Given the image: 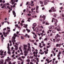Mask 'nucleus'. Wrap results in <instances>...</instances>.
Returning a JSON list of instances; mask_svg holds the SVG:
<instances>
[{
  "label": "nucleus",
  "instance_id": "c03bdc74",
  "mask_svg": "<svg viewBox=\"0 0 64 64\" xmlns=\"http://www.w3.org/2000/svg\"><path fill=\"white\" fill-rule=\"evenodd\" d=\"M12 2V5H13V4H14V3H15V2Z\"/></svg>",
  "mask_w": 64,
  "mask_h": 64
},
{
  "label": "nucleus",
  "instance_id": "473e14b6",
  "mask_svg": "<svg viewBox=\"0 0 64 64\" xmlns=\"http://www.w3.org/2000/svg\"><path fill=\"white\" fill-rule=\"evenodd\" d=\"M38 28H36V32H38Z\"/></svg>",
  "mask_w": 64,
  "mask_h": 64
},
{
  "label": "nucleus",
  "instance_id": "79ce46f5",
  "mask_svg": "<svg viewBox=\"0 0 64 64\" xmlns=\"http://www.w3.org/2000/svg\"><path fill=\"white\" fill-rule=\"evenodd\" d=\"M7 22L8 23V24H9L10 23V22H8L7 21H4V23H6Z\"/></svg>",
  "mask_w": 64,
  "mask_h": 64
},
{
  "label": "nucleus",
  "instance_id": "49530a36",
  "mask_svg": "<svg viewBox=\"0 0 64 64\" xmlns=\"http://www.w3.org/2000/svg\"><path fill=\"white\" fill-rule=\"evenodd\" d=\"M45 24L46 25H49V23L48 22H46Z\"/></svg>",
  "mask_w": 64,
  "mask_h": 64
},
{
  "label": "nucleus",
  "instance_id": "0eeeda50",
  "mask_svg": "<svg viewBox=\"0 0 64 64\" xmlns=\"http://www.w3.org/2000/svg\"><path fill=\"white\" fill-rule=\"evenodd\" d=\"M32 33L33 34H34V35H33L34 38V39H36V37H37V35H36V34H35V33L33 32H32Z\"/></svg>",
  "mask_w": 64,
  "mask_h": 64
},
{
  "label": "nucleus",
  "instance_id": "e433bc0d",
  "mask_svg": "<svg viewBox=\"0 0 64 64\" xmlns=\"http://www.w3.org/2000/svg\"><path fill=\"white\" fill-rule=\"evenodd\" d=\"M50 45L49 46H48L47 45L46 48H50Z\"/></svg>",
  "mask_w": 64,
  "mask_h": 64
},
{
  "label": "nucleus",
  "instance_id": "bb28decb",
  "mask_svg": "<svg viewBox=\"0 0 64 64\" xmlns=\"http://www.w3.org/2000/svg\"><path fill=\"white\" fill-rule=\"evenodd\" d=\"M33 58H34V56H30L29 59H33Z\"/></svg>",
  "mask_w": 64,
  "mask_h": 64
},
{
  "label": "nucleus",
  "instance_id": "6e6552de",
  "mask_svg": "<svg viewBox=\"0 0 64 64\" xmlns=\"http://www.w3.org/2000/svg\"><path fill=\"white\" fill-rule=\"evenodd\" d=\"M57 29H56V30L57 31H60L61 30V29H60V26H58L56 27Z\"/></svg>",
  "mask_w": 64,
  "mask_h": 64
},
{
  "label": "nucleus",
  "instance_id": "1a4fd4ad",
  "mask_svg": "<svg viewBox=\"0 0 64 64\" xmlns=\"http://www.w3.org/2000/svg\"><path fill=\"white\" fill-rule=\"evenodd\" d=\"M48 28L49 29H52V30H53V29H54V26H49L48 27Z\"/></svg>",
  "mask_w": 64,
  "mask_h": 64
},
{
  "label": "nucleus",
  "instance_id": "9b49d317",
  "mask_svg": "<svg viewBox=\"0 0 64 64\" xmlns=\"http://www.w3.org/2000/svg\"><path fill=\"white\" fill-rule=\"evenodd\" d=\"M24 52L25 53L24 54V55L25 56H27V54H28V51H27V50H24Z\"/></svg>",
  "mask_w": 64,
  "mask_h": 64
},
{
  "label": "nucleus",
  "instance_id": "4d7b16f0",
  "mask_svg": "<svg viewBox=\"0 0 64 64\" xmlns=\"http://www.w3.org/2000/svg\"><path fill=\"white\" fill-rule=\"evenodd\" d=\"M28 16H31V14H28Z\"/></svg>",
  "mask_w": 64,
  "mask_h": 64
},
{
  "label": "nucleus",
  "instance_id": "37998d69",
  "mask_svg": "<svg viewBox=\"0 0 64 64\" xmlns=\"http://www.w3.org/2000/svg\"><path fill=\"white\" fill-rule=\"evenodd\" d=\"M53 54H54V56H55V55H56V53H54V52H53Z\"/></svg>",
  "mask_w": 64,
  "mask_h": 64
},
{
  "label": "nucleus",
  "instance_id": "5fc2aeb1",
  "mask_svg": "<svg viewBox=\"0 0 64 64\" xmlns=\"http://www.w3.org/2000/svg\"><path fill=\"white\" fill-rule=\"evenodd\" d=\"M62 55H64V50L62 51Z\"/></svg>",
  "mask_w": 64,
  "mask_h": 64
},
{
  "label": "nucleus",
  "instance_id": "ea45409f",
  "mask_svg": "<svg viewBox=\"0 0 64 64\" xmlns=\"http://www.w3.org/2000/svg\"><path fill=\"white\" fill-rule=\"evenodd\" d=\"M21 23H24V22H25L23 20H22L21 21Z\"/></svg>",
  "mask_w": 64,
  "mask_h": 64
},
{
  "label": "nucleus",
  "instance_id": "de8ad7c7",
  "mask_svg": "<svg viewBox=\"0 0 64 64\" xmlns=\"http://www.w3.org/2000/svg\"><path fill=\"white\" fill-rule=\"evenodd\" d=\"M21 58H22V59H24V58H25V57L24 56H22Z\"/></svg>",
  "mask_w": 64,
  "mask_h": 64
},
{
  "label": "nucleus",
  "instance_id": "13d9d810",
  "mask_svg": "<svg viewBox=\"0 0 64 64\" xmlns=\"http://www.w3.org/2000/svg\"><path fill=\"white\" fill-rule=\"evenodd\" d=\"M20 25L21 26H23V24L22 23H20Z\"/></svg>",
  "mask_w": 64,
  "mask_h": 64
},
{
  "label": "nucleus",
  "instance_id": "f03ea898",
  "mask_svg": "<svg viewBox=\"0 0 64 64\" xmlns=\"http://www.w3.org/2000/svg\"><path fill=\"white\" fill-rule=\"evenodd\" d=\"M56 11V9L54 7H52L50 10H49V12H55Z\"/></svg>",
  "mask_w": 64,
  "mask_h": 64
},
{
  "label": "nucleus",
  "instance_id": "c85d7f7f",
  "mask_svg": "<svg viewBox=\"0 0 64 64\" xmlns=\"http://www.w3.org/2000/svg\"><path fill=\"white\" fill-rule=\"evenodd\" d=\"M26 31H28V33H29V32H30V30H28V29L27 28L26 29Z\"/></svg>",
  "mask_w": 64,
  "mask_h": 64
},
{
  "label": "nucleus",
  "instance_id": "a19ab883",
  "mask_svg": "<svg viewBox=\"0 0 64 64\" xmlns=\"http://www.w3.org/2000/svg\"><path fill=\"white\" fill-rule=\"evenodd\" d=\"M35 61V60L34 59H33L31 60V61H32V62H33V61Z\"/></svg>",
  "mask_w": 64,
  "mask_h": 64
},
{
  "label": "nucleus",
  "instance_id": "4468645a",
  "mask_svg": "<svg viewBox=\"0 0 64 64\" xmlns=\"http://www.w3.org/2000/svg\"><path fill=\"white\" fill-rule=\"evenodd\" d=\"M12 13L13 15H14V17H16V13H15V12L13 10L12 11Z\"/></svg>",
  "mask_w": 64,
  "mask_h": 64
},
{
  "label": "nucleus",
  "instance_id": "f3484780",
  "mask_svg": "<svg viewBox=\"0 0 64 64\" xmlns=\"http://www.w3.org/2000/svg\"><path fill=\"white\" fill-rule=\"evenodd\" d=\"M33 26L34 27H35L37 26V24L36 23H34L33 24Z\"/></svg>",
  "mask_w": 64,
  "mask_h": 64
},
{
  "label": "nucleus",
  "instance_id": "680f3d73",
  "mask_svg": "<svg viewBox=\"0 0 64 64\" xmlns=\"http://www.w3.org/2000/svg\"><path fill=\"white\" fill-rule=\"evenodd\" d=\"M28 34H26L25 35V36L26 37H27V36H28Z\"/></svg>",
  "mask_w": 64,
  "mask_h": 64
},
{
  "label": "nucleus",
  "instance_id": "cd10ccee",
  "mask_svg": "<svg viewBox=\"0 0 64 64\" xmlns=\"http://www.w3.org/2000/svg\"><path fill=\"white\" fill-rule=\"evenodd\" d=\"M37 53H38V52H34L33 53L34 54H37Z\"/></svg>",
  "mask_w": 64,
  "mask_h": 64
},
{
  "label": "nucleus",
  "instance_id": "72a5a7b5",
  "mask_svg": "<svg viewBox=\"0 0 64 64\" xmlns=\"http://www.w3.org/2000/svg\"><path fill=\"white\" fill-rule=\"evenodd\" d=\"M10 5V4L9 3H7L5 4V5H6V6H7V5Z\"/></svg>",
  "mask_w": 64,
  "mask_h": 64
},
{
  "label": "nucleus",
  "instance_id": "ddd939ff",
  "mask_svg": "<svg viewBox=\"0 0 64 64\" xmlns=\"http://www.w3.org/2000/svg\"><path fill=\"white\" fill-rule=\"evenodd\" d=\"M7 29L8 30L7 31L8 33H9V32L10 31V28L8 27H7Z\"/></svg>",
  "mask_w": 64,
  "mask_h": 64
},
{
  "label": "nucleus",
  "instance_id": "6e6d98bb",
  "mask_svg": "<svg viewBox=\"0 0 64 64\" xmlns=\"http://www.w3.org/2000/svg\"><path fill=\"white\" fill-rule=\"evenodd\" d=\"M4 7H5V6H3L2 7H1V8H2V9L4 8Z\"/></svg>",
  "mask_w": 64,
  "mask_h": 64
},
{
  "label": "nucleus",
  "instance_id": "c756f323",
  "mask_svg": "<svg viewBox=\"0 0 64 64\" xmlns=\"http://www.w3.org/2000/svg\"><path fill=\"white\" fill-rule=\"evenodd\" d=\"M18 60H20V61H23V60L21 58H18Z\"/></svg>",
  "mask_w": 64,
  "mask_h": 64
},
{
  "label": "nucleus",
  "instance_id": "69168bd1",
  "mask_svg": "<svg viewBox=\"0 0 64 64\" xmlns=\"http://www.w3.org/2000/svg\"><path fill=\"white\" fill-rule=\"evenodd\" d=\"M30 64H33V62H30Z\"/></svg>",
  "mask_w": 64,
  "mask_h": 64
},
{
  "label": "nucleus",
  "instance_id": "9d476101",
  "mask_svg": "<svg viewBox=\"0 0 64 64\" xmlns=\"http://www.w3.org/2000/svg\"><path fill=\"white\" fill-rule=\"evenodd\" d=\"M3 63H4V60H1V61H0V64H6V62H4V64Z\"/></svg>",
  "mask_w": 64,
  "mask_h": 64
},
{
  "label": "nucleus",
  "instance_id": "412c9836",
  "mask_svg": "<svg viewBox=\"0 0 64 64\" xmlns=\"http://www.w3.org/2000/svg\"><path fill=\"white\" fill-rule=\"evenodd\" d=\"M40 44V45H39V47H40V48H42V47H43V46H41V44H41V43H40L39 44Z\"/></svg>",
  "mask_w": 64,
  "mask_h": 64
},
{
  "label": "nucleus",
  "instance_id": "58836bf2",
  "mask_svg": "<svg viewBox=\"0 0 64 64\" xmlns=\"http://www.w3.org/2000/svg\"><path fill=\"white\" fill-rule=\"evenodd\" d=\"M40 4H42L43 3V2L41 1L40 2Z\"/></svg>",
  "mask_w": 64,
  "mask_h": 64
},
{
  "label": "nucleus",
  "instance_id": "c9c22d12",
  "mask_svg": "<svg viewBox=\"0 0 64 64\" xmlns=\"http://www.w3.org/2000/svg\"><path fill=\"white\" fill-rule=\"evenodd\" d=\"M56 36L58 37H60V35H59V34H57Z\"/></svg>",
  "mask_w": 64,
  "mask_h": 64
},
{
  "label": "nucleus",
  "instance_id": "338daca9",
  "mask_svg": "<svg viewBox=\"0 0 64 64\" xmlns=\"http://www.w3.org/2000/svg\"><path fill=\"white\" fill-rule=\"evenodd\" d=\"M6 30V28H5L3 29V31H5Z\"/></svg>",
  "mask_w": 64,
  "mask_h": 64
},
{
  "label": "nucleus",
  "instance_id": "0e129e2a",
  "mask_svg": "<svg viewBox=\"0 0 64 64\" xmlns=\"http://www.w3.org/2000/svg\"><path fill=\"white\" fill-rule=\"evenodd\" d=\"M8 64H12L11 63V62H8Z\"/></svg>",
  "mask_w": 64,
  "mask_h": 64
},
{
  "label": "nucleus",
  "instance_id": "f257e3e1",
  "mask_svg": "<svg viewBox=\"0 0 64 64\" xmlns=\"http://www.w3.org/2000/svg\"><path fill=\"white\" fill-rule=\"evenodd\" d=\"M17 34H14V36L12 38V42H13V44H15V43H14V42H16V40H15L16 38V37H17Z\"/></svg>",
  "mask_w": 64,
  "mask_h": 64
},
{
  "label": "nucleus",
  "instance_id": "4c0bfd02",
  "mask_svg": "<svg viewBox=\"0 0 64 64\" xmlns=\"http://www.w3.org/2000/svg\"><path fill=\"white\" fill-rule=\"evenodd\" d=\"M20 52H21V53H22V55H23V53H22V49H20Z\"/></svg>",
  "mask_w": 64,
  "mask_h": 64
},
{
  "label": "nucleus",
  "instance_id": "39448f33",
  "mask_svg": "<svg viewBox=\"0 0 64 64\" xmlns=\"http://www.w3.org/2000/svg\"><path fill=\"white\" fill-rule=\"evenodd\" d=\"M26 47H27V46L26 45H24V47H23L24 51H27V48H26Z\"/></svg>",
  "mask_w": 64,
  "mask_h": 64
},
{
  "label": "nucleus",
  "instance_id": "a878e982",
  "mask_svg": "<svg viewBox=\"0 0 64 64\" xmlns=\"http://www.w3.org/2000/svg\"><path fill=\"white\" fill-rule=\"evenodd\" d=\"M9 45L10 44L9 43H8V46L7 47V48L8 49V50H9V49H10V48H9Z\"/></svg>",
  "mask_w": 64,
  "mask_h": 64
},
{
  "label": "nucleus",
  "instance_id": "a211bd4d",
  "mask_svg": "<svg viewBox=\"0 0 64 64\" xmlns=\"http://www.w3.org/2000/svg\"><path fill=\"white\" fill-rule=\"evenodd\" d=\"M24 27L25 28H27V26H28V25L27 24H24Z\"/></svg>",
  "mask_w": 64,
  "mask_h": 64
},
{
  "label": "nucleus",
  "instance_id": "6ab92c4d",
  "mask_svg": "<svg viewBox=\"0 0 64 64\" xmlns=\"http://www.w3.org/2000/svg\"><path fill=\"white\" fill-rule=\"evenodd\" d=\"M14 46L16 48V50H17L18 49V48L17 47V46L16 45H14Z\"/></svg>",
  "mask_w": 64,
  "mask_h": 64
},
{
  "label": "nucleus",
  "instance_id": "774afa93",
  "mask_svg": "<svg viewBox=\"0 0 64 64\" xmlns=\"http://www.w3.org/2000/svg\"><path fill=\"white\" fill-rule=\"evenodd\" d=\"M62 17H64V14H62Z\"/></svg>",
  "mask_w": 64,
  "mask_h": 64
},
{
  "label": "nucleus",
  "instance_id": "423d86ee",
  "mask_svg": "<svg viewBox=\"0 0 64 64\" xmlns=\"http://www.w3.org/2000/svg\"><path fill=\"white\" fill-rule=\"evenodd\" d=\"M34 2L33 1H32L30 2V5L31 6H33L34 5V4L33 3Z\"/></svg>",
  "mask_w": 64,
  "mask_h": 64
},
{
  "label": "nucleus",
  "instance_id": "5701e85b",
  "mask_svg": "<svg viewBox=\"0 0 64 64\" xmlns=\"http://www.w3.org/2000/svg\"><path fill=\"white\" fill-rule=\"evenodd\" d=\"M54 21L55 23H57L58 20L57 19H55L54 20Z\"/></svg>",
  "mask_w": 64,
  "mask_h": 64
},
{
  "label": "nucleus",
  "instance_id": "dca6fc26",
  "mask_svg": "<svg viewBox=\"0 0 64 64\" xmlns=\"http://www.w3.org/2000/svg\"><path fill=\"white\" fill-rule=\"evenodd\" d=\"M61 46V45L60 44H56V47H60Z\"/></svg>",
  "mask_w": 64,
  "mask_h": 64
},
{
  "label": "nucleus",
  "instance_id": "052dcab7",
  "mask_svg": "<svg viewBox=\"0 0 64 64\" xmlns=\"http://www.w3.org/2000/svg\"><path fill=\"white\" fill-rule=\"evenodd\" d=\"M47 38H46L44 40V41H47Z\"/></svg>",
  "mask_w": 64,
  "mask_h": 64
},
{
  "label": "nucleus",
  "instance_id": "3c124183",
  "mask_svg": "<svg viewBox=\"0 0 64 64\" xmlns=\"http://www.w3.org/2000/svg\"><path fill=\"white\" fill-rule=\"evenodd\" d=\"M32 29H33V31H35V30H34V28H35V27H32Z\"/></svg>",
  "mask_w": 64,
  "mask_h": 64
},
{
  "label": "nucleus",
  "instance_id": "7c9ffc66",
  "mask_svg": "<svg viewBox=\"0 0 64 64\" xmlns=\"http://www.w3.org/2000/svg\"><path fill=\"white\" fill-rule=\"evenodd\" d=\"M35 12H34L33 11H31V13L32 14H35Z\"/></svg>",
  "mask_w": 64,
  "mask_h": 64
},
{
  "label": "nucleus",
  "instance_id": "bf43d9fd",
  "mask_svg": "<svg viewBox=\"0 0 64 64\" xmlns=\"http://www.w3.org/2000/svg\"><path fill=\"white\" fill-rule=\"evenodd\" d=\"M42 45H43V46H45V44L43 43L42 44Z\"/></svg>",
  "mask_w": 64,
  "mask_h": 64
},
{
  "label": "nucleus",
  "instance_id": "603ef678",
  "mask_svg": "<svg viewBox=\"0 0 64 64\" xmlns=\"http://www.w3.org/2000/svg\"><path fill=\"white\" fill-rule=\"evenodd\" d=\"M52 33H56V31H55V30H52Z\"/></svg>",
  "mask_w": 64,
  "mask_h": 64
},
{
  "label": "nucleus",
  "instance_id": "e2e57ef3",
  "mask_svg": "<svg viewBox=\"0 0 64 64\" xmlns=\"http://www.w3.org/2000/svg\"><path fill=\"white\" fill-rule=\"evenodd\" d=\"M39 8V6H36V9H38Z\"/></svg>",
  "mask_w": 64,
  "mask_h": 64
},
{
  "label": "nucleus",
  "instance_id": "393cba45",
  "mask_svg": "<svg viewBox=\"0 0 64 64\" xmlns=\"http://www.w3.org/2000/svg\"><path fill=\"white\" fill-rule=\"evenodd\" d=\"M15 50H12V54H14V53H15Z\"/></svg>",
  "mask_w": 64,
  "mask_h": 64
},
{
  "label": "nucleus",
  "instance_id": "09e8293b",
  "mask_svg": "<svg viewBox=\"0 0 64 64\" xmlns=\"http://www.w3.org/2000/svg\"><path fill=\"white\" fill-rule=\"evenodd\" d=\"M21 38L22 39H24V38H23V36H21Z\"/></svg>",
  "mask_w": 64,
  "mask_h": 64
},
{
  "label": "nucleus",
  "instance_id": "2f4dec72",
  "mask_svg": "<svg viewBox=\"0 0 64 64\" xmlns=\"http://www.w3.org/2000/svg\"><path fill=\"white\" fill-rule=\"evenodd\" d=\"M26 62H30V60L29 59H28L26 60Z\"/></svg>",
  "mask_w": 64,
  "mask_h": 64
},
{
  "label": "nucleus",
  "instance_id": "2eb2a0df",
  "mask_svg": "<svg viewBox=\"0 0 64 64\" xmlns=\"http://www.w3.org/2000/svg\"><path fill=\"white\" fill-rule=\"evenodd\" d=\"M8 54H9L10 55L11 54V52H10V48H9V49H8Z\"/></svg>",
  "mask_w": 64,
  "mask_h": 64
},
{
  "label": "nucleus",
  "instance_id": "b1692460",
  "mask_svg": "<svg viewBox=\"0 0 64 64\" xmlns=\"http://www.w3.org/2000/svg\"><path fill=\"white\" fill-rule=\"evenodd\" d=\"M60 40V38L57 39V40H56V42H59V41Z\"/></svg>",
  "mask_w": 64,
  "mask_h": 64
},
{
  "label": "nucleus",
  "instance_id": "aec40b11",
  "mask_svg": "<svg viewBox=\"0 0 64 64\" xmlns=\"http://www.w3.org/2000/svg\"><path fill=\"white\" fill-rule=\"evenodd\" d=\"M7 8H8V9L10 10V11H12V9H11V8L9 7V6H7Z\"/></svg>",
  "mask_w": 64,
  "mask_h": 64
},
{
  "label": "nucleus",
  "instance_id": "a18cd8bd",
  "mask_svg": "<svg viewBox=\"0 0 64 64\" xmlns=\"http://www.w3.org/2000/svg\"><path fill=\"white\" fill-rule=\"evenodd\" d=\"M39 53H40V54H41V55H42V54H44V52H39Z\"/></svg>",
  "mask_w": 64,
  "mask_h": 64
},
{
  "label": "nucleus",
  "instance_id": "f704fd0d",
  "mask_svg": "<svg viewBox=\"0 0 64 64\" xmlns=\"http://www.w3.org/2000/svg\"><path fill=\"white\" fill-rule=\"evenodd\" d=\"M0 52H1L2 53H3L4 52L2 51V50H0Z\"/></svg>",
  "mask_w": 64,
  "mask_h": 64
},
{
  "label": "nucleus",
  "instance_id": "864d4df0",
  "mask_svg": "<svg viewBox=\"0 0 64 64\" xmlns=\"http://www.w3.org/2000/svg\"><path fill=\"white\" fill-rule=\"evenodd\" d=\"M14 49V47H12L11 48V50H13Z\"/></svg>",
  "mask_w": 64,
  "mask_h": 64
},
{
  "label": "nucleus",
  "instance_id": "7ed1b4c3",
  "mask_svg": "<svg viewBox=\"0 0 64 64\" xmlns=\"http://www.w3.org/2000/svg\"><path fill=\"white\" fill-rule=\"evenodd\" d=\"M28 46L27 50L28 51H29L30 52H31V47L30 46V44L28 43Z\"/></svg>",
  "mask_w": 64,
  "mask_h": 64
},
{
  "label": "nucleus",
  "instance_id": "8fccbe9b",
  "mask_svg": "<svg viewBox=\"0 0 64 64\" xmlns=\"http://www.w3.org/2000/svg\"><path fill=\"white\" fill-rule=\"evenodd\" d=\"M58 37L56 35L55 37V39H57Z\"/></svg>",
  "mask_w": 64,
  "mask_h": 64
},
{
  "label": "nucleus",
  "instance_id": "4be33fe9",
  "mask_svg": "<svg viewBox=\"0 0 64 64\" xmlns=\"http://www.w3.org/2000/svg\"><path fill=\"white\" fill-rule=\"evenodd\" d=\"M43 34V33H40V34L41 35H42L41 37H43V36H45L46 35L45 34Z\"/></svg>",
  "mask_w": 64,
  "mask_h": 64
},
{
  "label": "nucleus",
  "instance_id": "f8f14e48",
  "mask_svg": "<svg viewBox=\"0 0 64 64\" xmlns=\"http://www.w3.org/2000/svg\"><path fill=\"white\" fill-rule=\"evenodd\" d=\"M10 60H11V58H9V57H7V59L6 60V61L7 62H8V61H9Z\"/></svg>",
  "mask_w": 64,
  "mask_h": 64
},
{
  "label": "nucleus",
  "instance_id": "20e7f679",
  "mask_svg": "<svg viewBox=\"0 0 64 64\" xmlns=\"http://www.w3.org/2000/svg\"><path fill=\"white\" fill-rule=\"evenodd\" d=\"M45 20V16H43L42 18V19H40V21L42 22V21H44Z\"/></svg>",
  "mask_w": 64,
  "mask_h": 64
}]
</instances>
